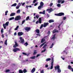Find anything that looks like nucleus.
I'll list each match as a JSON object with an SVG mask.
<instances>
[{
    "label": "nucleus",
    "mask_w": 73,
    "mask_h": 73,
    "mask_svg": "<svg viewBox=\"0 0 73 73\" xmlns=\"http://www.w3.org/2000/svg\"><path fill=\"white\" fill-rule=\"evenodd\" d=\"M51 58H52V61L51 63V66L50 68V69H52L53 67V63L54 62V60H53V55L51 56Z\"/></svg>",
    "instance_id": "f257e3e1"
},
{
    "label": "nucleus",
    "mask_w": 73,
    "mask_h": 73,
    "mask_svg": "<svg viewBox=\"0 0 73 73\" xmlns=\"http://www.w3.org/2000/svg\"><path fill=\"white\" fill-rule=\"evenodd\" d=\"M57 69L58 70V73H61V71L60 68V66H59V65L55 66V70H56Z\"/></svg>",
    "instance_id": "f03ea898"
},
{
    "label": "nucleus",
    "mask_w": 73,
    "mask_h": 73,
    "mask_svg": "<svg viewBox=\"0 0 73 73\" xmlns=\"http://www.w3.org/2000/svg\"><path fill=\"white\" fill-rule=\"evenodd\" d=\"M55 15L56 16H64V13H60L58 14H55Z\"/></svg>",
    "instance_id": "7ed1b4c3"
},
{
    "label": "nucleus",
    "mask_w": 73,
    "mask_h": 73,
    "mask_svg": "<svg viewBox=\"0 0 73 73\" xmlns=\"http://www.w3.org/2000/svg\"><path fill=\"white\" fill-rule=\"evenodd\" d=\"M21 17L20 16H17L15 18V20H16V21L20 20H21Z\"/></svg>",
    "instance_id": "20e7f679"
},
{
    "label": "nucleus",
    "mask_w": 73,
    "mask_h": 73,
    "mask_svg": "<svg viewBox=\"0 0 73 73\" xmlns=\"http://www.w3.org/2000/svg\"><path fill=\"white\" fill-rule=\"evenodd\" d=\"M9 24V22H7L5 24H3V26L4 29H6V26H8Z\"/></svg>",
    "instance_id": "39448f33"
},
{
    "label": "nucleus",
    "mask_w": 73,
    "mask_h": 73,
    "mask_svg": "<svg viewBox=\"0 0 73 73\" xmlns=\"http://www.w3.org/2000/svg\"><path fill=\"white\" fill-rule=\"evenodd\" d=\"M19 39L21 40L19 41V42H20L21 43L23 44L24 42V40L23 39V38H22V37H20Z\"/></svg>",
    "instance_id": "423d86ee"
},
{
    "label": "nucleus",
    "mask_w": 73,
    "mask_h": 73,
    "mask_svg": "<svg viewBox=\"0 0 73 73\" xmlns=\"http://www.w3.org/2000/svg\"><path fill=\"white\" fill-rule=\"evenodd\" d=\"M20 49L18 48H14L13 50V51L14 52H17V51H20Z\"/></svg>",
    "instance_id": "0eeeda50"
},
{
    "label": "nucleus",
    "mask_w": 73,
    "mask_h": 73,
    "mask_svg": "<svg viewBox=\"0 0 73 73\" xmlns=\"http://www.w3.org/2000/svg\"><path fill=\"white\" fill-rule=\"evenodd\" d=\"M41 18H39V21H36V24H38V23H39V24H41Z\"/></svg>",
    "instance_id": "6e6552de"
},
{
    "label": "nucleus",
    "mask_w": 73,
    "mask_h": 73,
    "mask_svg": "<svg viewBox=\"0 0 73 73\" xmlns=\"http://www.w3.org/2000/svg\"><path fill=\"white\" fill-rule=\"evenodd\" d=\"M25 29L27 32H29L31 30V27H25Z\"/></svg>",
    "instance_id": "1a4fd4ad"
},
{
    "label": "nucleus",
    "mask_w": 73,
    "mask_h": 73,
    "mask_svg": "<svg viewBox=\"0 0 73 73\" xmlns=\"http://www.w3.org/2000/svg\"><path fill=\"white\" fill-rule=\"evenodd\" d=\"M48 25H49V23H48L47 22L46 23V22H44L43 25V27L45 28L46 27V26H48Z\"/></svg>",
    "instance_id": "9d476101"
},
{
    "label": "nucleus",
    "mask_w": 73,
    "mask_h": 73,
    "mask_svg": "<svg viewBox=\"0 0 73 73\" xmlns=\"http://www.w3.org/2000/svg\"><path fill=\"white\" fill-rule=\"evenodd\" d=\"M18 44H17V43L15 42V45H14L13 46V47L14 48H16V47H17L18 46Z\"/></svg>",
    "instance_id": "9b49d317"
},
{
    "label": "nucleus",
    "mask_w": 73,
    "mask_h": 73,
    "mask_svg": "<svg viewBox=\"0 0 73 73\" xmlns=\"http://www.w3.org/2000/svg\"><path fill=\"white\" fill-rule=\"evenodd\" d=\"M47 11H49V13H50L52 11H53V9L52 8H50V9H47L46 10Z\"/></svg>",
    "instance_id": "f8f14e48"
},
{
    "label": "nucleus",
    "mask_w": 73,
    "mask_h": 73,
    "mask_svg": "<svg viewBox=\"0 0 73 73\" xmlns=\"http://www.w3.org/2000/svg\"><path fill=\"white\" fill-rule=\"evenodd\" d=\"M23 35V33L22 32H19L18 33V35L19 36H21Z\"/></svg>",
    "instance_id": "ddd939ff"
},
{
    "label": "nucleus",
    "mask_w": 73,
    "mask_h": 73,
    "mask_svg": "<svg viewBox=\"0 0 73 73\" xmlns=\"http://www.w3.org/2000/svg\"><path fill=\"white\" fill-rule=\"evenodd\" d=\"M58 32V30H57L56 29H54L52 32L53 33H57Z\"/></svg>",
    "instance_id": "4468645a"
},
{
    "label": "nucleus",
    "mask_w": 73,
    "mask_h": 73,
    "mask_svg": "<svg viewBox=\"0 0 73 73\" xmlns=\"http://www.w3.org/2000/svg\"><path fill=\"white\" fill-rule=\"evenodd\" d=\"M36 70V68H33V69L31 71V72L32 73H33Z\"/></svg>",
    "instance_id": "2eb2a0df"
},
{
    "label": "nucleus",
    "mask_w": 73,
    "mask_h": 73,
    "mask_svg": "<svg viewBox=\"0 0 73 73\" xmlns=\"http://www.w3.org/2000/svg\"><path fill=\"white\" fill-rule=\"evenodd\" d=\"M54 21L53 19H50L48 21V22L49 23H54Z\"/></svg>",
    "instance_id": "dca6fc26"
},
{
    "label": "nucleus",
    "mask_w": 73,
    "mask_h": 73,
    "mask_svg": "<svg viewBox=\"0 0 73 73\" xmlns=\"http://www.w3.org/2000/svg\"><path fill=\"white\" fill-rule=\"evenodd\" d=\"M56 39V34H54L53 35L52 37L51 38V39H53V40H55Z\"/></svg>",
    "instance_id": "f3484780"
},
{
    "label": "nucleus",
    "mask_w": 73,
    "mask_h": 73,
    "mask_svg": "<svg viewBox=\"0 0 73 73\" xmlns=\"http://www.w3.org/2000/svg\"><path fill=\"white\" fill-rule=\"evenodd\" d=\"M44 3H43V2H40V6H42L43 7V5H44Z\"/></svg>",
    "instance_id": "a211bd4d"
},
{
    "label": "nucleus",
    "mask_w": 73,
    "mask_h": 73,
    "mask_svg": "<svg viewBox=\"0 0 73 73\" xmlns=\"http://www.w3.org/2000/svg\"><path fill=\"white\" fill-rule=\"evenodd\" d=\"M15 13H13L10 14V16H15Z\"/></svg>",
    "instance_id": "6ab92c4d"
},
{
    "label": "nucleus",
    "mask_w": 73,
    "mask_h": 73,
    "mask_svg": "<svg viewBox=\"0 0 73 73\" xmlns=\"http://www.w3.org/2000/svg\"><path fill=\"white\" fill-rule=\"evenodd\" d=\"M43 7L41 6L40 5L38 7V9H40L41 8H42Z\"/></svg>",
    "instance_id": "aec40b11"
},
{
    "label": "nucleus",
    "mask_w": 73,
    "mask_h": 73,
    "mask_svg": "<svg viewBox=\"0 0 73 73\" xmlns=\"http://www.w3.org/2000/svg\"><path fill=\"white\" fill-rule=\"evenodd\" d=\"M35 31L37 33H40V30L38 29H36L35 30Z\"/></svg>",
    "instance_id": "412c9836"
},
{
    "label": "nucleus",
    "mask_w": 73,
    "mask_h": 73,
    "mask_svg": "<svg viewBox=\"0 0 73 73\" xmlns=\"http://www.w3.org/2000/svg\"><path fill=\"white\" fill-rule=\"evenodd\" d=\"M23 73H25L27 72V70L26 68H24L23 71Z\"/></svg>",
    "instance_id": "4be33fe9"
},
{
    "label": "nucleus",
    "mask_w": 73,
    "mask_h": 73,
    "mask_svg": "<svg viewBox=\"0 0 73 73\" xmlns=\"http://www.w3.org/2000/svg\"><path fill=\"white\" fill-rule=\"evenodd\" d=\"M45 11H43V12H40L39 13H40V14H43V15H45Z\"/></svg>",
    "instance_id": "5701e85b"
},
{
    "label": "nucleus",
    "mask_w": 73,
    "mask_h": 73,
    "mask_svg": "<svg viewBox=\"0 0 73 73\" xmlns=\"http://www.w3.org/2000/svg\"><path fill=\"white\" fill-rule=\"evenodd\" d=\"M45 39L42 38L41 40V42L42 43L44 42V41H45Z\"/></svg>",
    "instance_id": "b1692460"
},
{
    "label": "nucleus",
    "mask_w": 73,
    "mask_h": 73,
    "mask_svg": "<svg viewBox=\"0 0 73 73\" xmlns=\"http://www.w3.org/2000/svg\"><path fill=\"white\" fill-rule=\"evenodd\" d=\"M17 5V4L15 3L11 5V7H16Z\"/></svg>",
    "instance_id": "393cba45"
},
{
    "label": "nucleus",
    "mask_w": 73,
    "mask_h": 73,
    "mask_svg": "<svg viewBox=\"0 0 73 73\" xmlns=\"http://www.w3.org/2000/svg\"><path fill=\"white\" fill-rule=\"evenodd\" d=\"M24 45H25L26 46H27V45H28V42H26L24 44Z\"/></svg>",
    "instance_id": "a878e982"
},
{
    "label": "nucleus",
    "mask_w": 73,
    "mask_h": 73,
    "mask_svg": "<svg viewBox=\"0 0 73 73\" xmlns=\"http://www.w3.org/2000/svg\"><path fill=\"white\" fill-rule=\"evenodd\" d=\"M19 26H17L16 28L15 29V31H17V29H19Z\"/></svg>",
    "instance_id": "bb28decb"
},
{
    "label": "nucleus",
    "mask_w": 73,
    "mask_h": 73,
    "mask_svg": "<svg viewBox=\"0 0 73 73\" xmlns=\"http://www.w3.org/2000/svg\"><path fill=\"white\" fill-rule=\"evenodd\" d=\"M68 68L69 69H70V70H71V69H72V67L70 65H68Z\"/></svg>",
    "instance_id": "cd10ccee"
},
{
    "label": "nucleus",
    "mask_w": 73,
    "mask_h": 73,
    "mask_svg": "<svg viewBox=\"0 0 73 73\" xmlns=\"http://www.w3.org/2000/svg\"><path fill=\"white\" fill-rule=\"evenodd\" d=\"M35 58H36V56H34L33 57H31L30 58H31V59H35Z\"/></svg>",
    "instance_id": "c85d7f7f"
},
{
    "label": "nucleus",
    "mask_w": 73,
    "mask_h": 73,
    "mask_svg": "<svg viewBox=\"0 0 73 73\" xmlns=\"http://www.w3.org/2000/svg\"><path fill=\"white\" fill-rule=\"evenodd\" d=\"M4 44L6 45H7V39H6L4 42Z\"/></svg>",
    "instance_id": "c756f323"
},
{
    "label": "nucleus",
    "mask_w": 73,
    "mask_h": 73,
    "mask_svg": "<svg viewBox=\"0 0 73 73\" xmlns=\"http://www.w3.org/2000/svg\"><path fill=\"white\" fill-rule=\"evenodd\" d=\"M44 44H45V43L44 42L40 46V48H41V47H42V46H43V45H44Z\"/></svg>",
    "instance_id": "7c9ffc66"
},
{
    "label": "nucleus",
    "mask_w": 73,
    "mask_h": 73,
    "mask_svg": "<svg viewBox=\"0 0 73 73\" xmlns=\"http://www.w3.org/2000/svg\"><path fill=\"white\" fill-rule=\"evenodd\" d=\"M47 45H48L46 44H44V46L43 47V49H44V48H46V46H47Z\"/></svg>",
    "instance_id": "2f4dec72"
},
{
    "label": "nucleus",
    "mask_w": 73,
    "mask_h": 73,
    "mask_svg": "<svg viewBox=\"0 0 73 73\" xmlns=\"http://www.w3.org/2000/svg\"><path fill=\"white\" fill-rule=\"evenodd\" d=\"M50 60H51V59L50 58H48L46 59V61H50Z\"/></svg>",
    "instance_id": "473e14b6"
},
{
    "label": "nucleus",
    "mask_w": 73,
    "mask_h": 73,
    "mask_svg": "<svg viewBox=\"0 0 73 73\" xmlns=\"http://www.w3.org/2000/svg\"><path fill=\"white\" fill-rule=\"evenodd\" d=\"M19 73H23V71H22L21 70H19Z\"/></svg>",
    "instance_id": "72a5a7b5"
},
{
    "label": "nucleus",
    "mask_w": 73,
    "mask_h": 73,
    "mask_svg": "<svg viewBox=\"0 0 73 73\" xmlns=\"http://www.w3.org/2000/svg\"><path fill=\"white\" fill-rule=\"evenodd\" d=\"M17 13H20V10H18L17 12Z\"/></svg>",
    "instance_id": "f704fd0d"
},
{
    "label": "nucleus",
    "mask_w": 73,
    "mask_h": 73,
    "mask_svg": "<svg viewBox=\"0 0 73 73\" xmlns=\"http://www.w3.org/2000/svg\"><path fill=\"white\" fill-rule=\"evenodd\" d=\"M29 17L28 16L26 19V21H27V20H29Z\"/></svg>",
    "instance_id": "c9c22d12"
},
{
    "label": "nucleus",
    "mask_w": 73,
    "mask_h": 73,
    "mask_svg": "<svg viewBox=\"0 0 73 73\" xmlns=\"http://www.w3.org/2000/svg\"><path fill=\"white\" fill-rule=\"evenodd\" d=\"M3 30H4L3 28L1 30V32L2 34H3V33L4 32V31H3Z\"/></svg>",
    "instance_id": "e433bc0d"
},
{
    "label": "nucleus",
    "mask_w": 73,
    "mask_h": 73,
    "mask_svg": "<svg viewBox=\"0 0 73 73\" xmlns=\"http://www.w3.org/2000/svg\"><path fill=\"white\" fill-rule=\"evenodd\" d=\"M15 19V18H14V17H12L9 19V20H13V19Z\"/></svg>",
    "instance_id": "4c0bfd02"
},
{
    "label": "nucleus",
    "mask_w": 73,
    "mask_h": 73,
    "mask_svg": "<svg viewBox=\"0 0 73 73\" xmlns=\"http://www.w3.org/2000/svg\"><path fill=\"white\" fill-rule=\"evenodd\" d=\"M54 45V44L53 43L51 45V46L50 47V48H52L53 46V45Z\"/></svg>",
    "instance_id": "58836bf2"
},
{
    "label": "nucleus",
    "mask_w": 73,
    "mask_h": 73,
    "mask_svg": "<svg viewBox=\"0 0 73 73\" xmlns=\"http://www.w3.org/2000/svg\"><path fill=\"white\" fill-rule=\"evenodd\" d=\"M25 20L22 21V24H24V23H25Z\"/></svg>",
    "instance_id": "ea45409f"
},
{
    "label": "nucleus",
    "mask_w": 73,
    "mask_h": 73,
    "mask_svg": "<svg viewBox=\"0 0 73 73\" xmlns=\"http://www.w3.org/2000/svg\"><path fill=\"white\" fill-rule=\"evenodd\" d=\"M36 18L37 19H38L39 17V16H38V15H36Z\"/></svg>",
    "instance_id": "a19ab883"
},
{
    "label": "nucleus",
    "mask_w": 73,
    "mask_h": 73,
    "mask_svg": "<svg viewBox=\"0 0 73 73\" xmlns=\"http://www.w3.org/2000/svg\"><path fill=\"white\" fill-rule=\"evenodd\" d=\"M61 1H62V0H58V3H60Z\"/></svg>",
    "instance_id": "79ce46f5"
},
{
    "label": "nucleus",
    "mask_w": 73,
    "mask_h": 73,
    "mask_svg": "<svg viewBox=\"0 0 73 73\" xmlns=\"http://www.w3.org/2000/svg\"><path fill=\"white\" fill-rule=\"evenodd\" d=\"M57 6L58 7H61V4H58L57 5Z\"/></svg>",
    "instance_id": "37998d69"
},
{
    "label": "nucleus",
    "mask_w": 73,
    "mask_h": 73,
    "mask_svg": "<svg viewBox=\"0 0 73 73\" xmlns=\"http://www.w3.org/2000/svg\"><path fill=\"white\" fill-rule=\"evenodd\" d=\"M43 26L44 25L43 24L41 25L40 26V29H41L43 27Z\"/></svg>",
    "instance_id": "c03bdc74"
},
{
    "label": "nucleus",
    "mask_w": 73,
    "mask_h": 73,
    "mask_svg": "<svg viewBox=\"0 0 73 73\" xmlns=\"http://www.w3.org/2000/svg\"><path fill=\"white\" fill-rule=\"evenodd\" d=\"M8 12V11H6L5 12V15L7 16V13Z\"/></svg>",
    "instance_id": "a18cd8bd"
},
{
    "label": "nucleus",
    "mask_w": 73,
    "mask_h": 73,
    "mask_svg": "<svg viewBox=\"0 0 73 73\" xmlns=\"http://www.w3.org/2000/svg\"><path fill=\"white\" fill-rule=\"evenodd\" d=\"M20 7V5L17 6L16 7V9H19V7Z\"/></svg>",
    "instance_id": "49530a36"
},
{
    "label": "nucleus",
    "mask_w": 73,
    "mask_h": 73,
    "mask_svg": "<svg viewBox=\"0 0 73 73\" xmlns=\"http://www.w3.org/2000/svg\"><path fill=\"white\" fill-rule=\"evenodd\" d=\"M10 71V70H5V72L7 73L8 72H9Z\"/></svg>",
    "instance_id": "de8ad7c7"
},
{
    "label": "nucleus",
    "mask_w": 73,
    "mask_h": 73,
    "mask_svg": "<svg viewBox=\"0 0 73 73\" xmlns=\"http://www.w3.org/2000/svg\"><path fill=\"white\" fill-rule=\"evenodd\" d=\"M22 54H24V55H25V56H26V55H27V53L24 52H23L22 53Z\"/></svg>",
    "instance_id": "09e8293b"
},
{
    "label": "nucleus",
    "mask_w": 73,
    "mask_h": 73,
    "mask_svg": "<svg viewBox=\"0 0 73 73\" xmlns=\"http://www.w3.org/2000/svg\"><path fill=\"white\" fill-rule=\"evenodd\" d=\"M37 0H34L33 2V3H35Z\"/></svg>",
    "instance_id": "8fccbe9b"
},
{
    "label": "nucleus",
    "mask_w": 73,
    "mask_h": 73,
    "mask_svg": "<svg viewBox=\"0 0 73 73\" xmlns=\"http://www.w3.org/2000/svg\"><path fill=\"white\" fill-rule=\"evenodd\" d=\"M36 53H37V52H36V51H34V53L33 54L34 55H35V54H36Z\"/></svg>",
    "instance_id": "3c124183"
},
{
    "label": "nucleus",
    "mask_w": 73,
    "mask_h": 73,
    "mask_svg": "<svg viewBox=\"0 0 73 73\" xmlns=\"http://www.w3.org/2000/svg\"><path fill=\"white\" fill-rule=\"evenodd\" d=\"M61 4H63V3H64V2H65V1H64V0H62V1H61Z\"/></svg>",
    "instance_id": "603ef678"
},
{
    "label": "nucleus",
    "mask_w": 73,
    "mask_h": 73,
    "mask_svg": "<svg viewBox=\"0 0 73 73\" xmlns=\"http://www.w3.org/2000/svg\"><path fill=\"white\" fill-rule=\"evenodd\" d=\"M46 50V49H44V50H42L41 51L42 53V52H45V51Z\"/></svg>",
    "instance_id": "864d4df0"
},
{
    "label": "nucleus",
    "mask_w": 73,
    "mask_h": 73,
    "mask_svg": "<svg viewBox=\"0 0 73 73\" xmlns=\"http://www.w3.org/2000/svg\"><path fill=\"white\" fill-rule=\"evenodd\" d=\"M21 4H22V6H24V5L25 4V3H21Z\"/></svg>",
    "instance_id": "5fc2aeb1"
},
{
    "label": "nucleus",
    "mask_w": 73,
    "mask_h": 73,
    "mask_svg": "<svg viewBox=\"0 0 73 73\" xmlns=\"http://www.w3.org/2000/svg\"><path fill=\"white\" fill-rule=\"evenodd\" d=\"M66 17H63V20H66Z\"/></svg>",
    "instance_id": "6e6d98bb"
},
{
    "label": "nucleus",
    "mask_w": 73,
    "mask_h": 73,
    "mask_svg": "<svg viewBox=\"0 0 73 73\" xmlns=\"http://www.w3.org/2000/svg\"><path fill=\"white\" fill-rule=\"evenodd\" d=\"M40 73H44V70H42L40 71Z\"/></svg>",
    "instance_id": "4d7b16f0"
},
{
    "label": "nucleus",
    "mask_w": 73,
    "mask_h": 73,
    "mask_svg": "<svg viewBox=\"0 0 73 73\" xmlns=\"http://www.w3.org/2000/svg\"><path fill=\"white\" fill-rule=\"evenodd\" d=\"M38 4V3H35L34 4V6H36Z\"/></svg>",
    "instance_id": "13d9d810"
},
{
    "label": "nucleus",
    "mask_w": 73,
    "mask_h": 73,
    "mask_svg": "<svg viewBox=\"0 0 73 73\" xmlns=\"http://www.w3.org/2000/svg\"><path fill=\"white\" fill-rule=\"evenodd\" d=\"M36 35H37V36H40V34H36Z\"/></svg>",
    "instance_id": "bf43d9fd"
},
{
    "label": "nucleus",
    "mask_w": 73,
    "mask_h": 73,
    "mask_svg": "<svg viewBox=\"0 0 73 73\" xmlns=\"http://www.w3.org/2000/svg\"><path fill=\"white\" fill-rule=\"evenodd\" d=\"M40 54H37V55L36 56V57H38V56H40Z\"/></svg>",
    "instance_id": "052dcab7"
},
{
    "label": "nucleus",
    "mask_w": 73,
    "mask_h": 73,
    "mask_svg": "<svg viewBox=\"0 0 73 73\" xmlns=\"http://www.w3.org/2000/svg\"><path fill=\"white\" fill-rule=\"evenodd\" d=\"M52 5H53V3H51L50 4V6H51V7H52Z\"/></svg>",
    "instance_id": "680f3d73"
},
{
    "label": "nucleus",
    "mask_w": 73,
    "mask_h": 73,
    "mask_svg": "<svg viewBox=\"0 0 73 73\" xmlns=\"http://www.w3.org/2000/svg\"><path fill=\"white\" fill-rule=\"evenodd\" d=\"M2 38H4V34H2Z\"/></svg>",
    "instance_id": "e2e57ef3"
},
{
    "label": "nucleus",
    "mask_w": 73,
    "mask_h": 73,
    "mask_svg": "<svg viewBox=\"0 0 73 73\" xmlns=\"http://www.w3.org/2000/svg\"><path fill=\"white\" fill-rule=\"evenodd\" d=\"M28 7H29V6L28 5H26V8H27V9H28Z\"/></svg>",
    "instance_id": "0e129e2a"
},
{
    "label": "nucleus",
    "mask_w": 73,
    "mask_h": 73,
    "mask_svg": "<svg viewBox=\"0 0 73 73\" xmlns=\"http://www.w3.org/2000/svg\"><path fill=\"white\" fill-rule=\"evenodd\" d=\"M48 35H49V34H50V31H48Z\"/></svg>",
    "instance_id": "69168bd1"
},
{
    "label": "nucleus",
    "mask_w": 73,
    "mask_h": 73,
    "mask_svg": "<svg viewBox=\"0 0 73 73\" xmlns=\"http://www.w3.org/2000/svg\"><path fill=\"white\" fill-rule=\"evenodd\" d=\"M14 35L15 36H16V35H17V33H14Z\"/></svg>",
    "instance_id": "338daca9"
},
{
    "label": "nucleus",
    "mask_w": 73,
    "mask_h": 73,
    "mask_svg": "<svg viewBox=\"0 0 73 73\" xmlns=\"http://www.w3.org/2000/svg\"><path fill=\"white\" fill-rule=\"evenodd\" d=\"M47 17H48L47 18H48V17H49V14H47Z\"/></svg>",
    "instance_id": "774afa93"
}]
</instances>
